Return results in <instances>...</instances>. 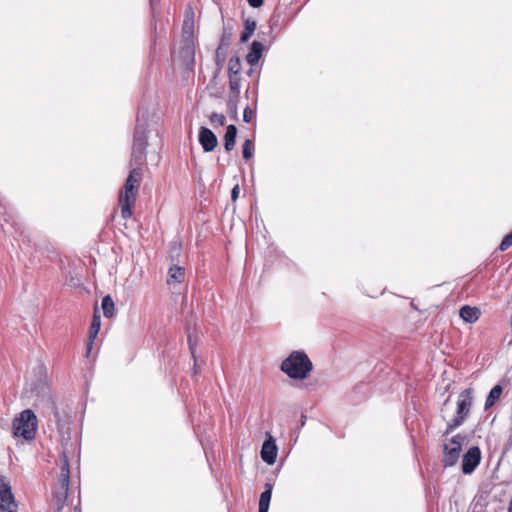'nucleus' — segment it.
Instances as JSON below:
<instances>
[{
  "mask_svg": "<svg viewBox=\"0 0 512 512\" xmlns=\"http://www.w3.org/2000/svg\"><path fill=\"white\" fill-rule=\"evenodd\" d=\"M141 176V168L134 167L130 171L124 187L120 192L119 205L121 207V215L124 219H128L132 216V207L137 199Z\"/></svg>",
  "mask_w": 512,
  "mask_h": 512,
  "instance_id": "obj_1",
  "label": "nucleus"
},
{
  "mask_svg": "<svg viewBox=\"0 0 512 512\" xmlns=\"http://www.w3.org/2000/svg\"><path fill=\"white\" fill-rule=\"evenodd\" d=\"M313 368L303 351H293L281 364V370L292 379H305Z\"/></svg>",
  "mask_w": 512,
  "mask_h": 512,
  "instance_id": "obj_2",
  "label": "nucleus"
},
{
  "mask_svg": "<svg viewBox=\"0 0 512 512\" xmlns=\"http://www.w3.org/2000/svg\"><path fill=\"white\" fill-rule=\"evenodd\" d=\"M37 427L35 413L31 409H25L13 421V435L30 441L35 438Z\"/></svg>",
  "mask_w": 512,
  "mask_h": 512,
  "instance_id": "obj_3",
  "label": "nucleus"
},
{
  "mask_svg": "<svg viewBox=\"0 0 512 512\" xmlns=\"http://www.w3.org/2000/svg\"><path fill=\"white\" fill-rule=\"evenodd\" d=\"M70 483V470L69 463L66 455L64 454L63 464L59 475V487L54 491L52 498V508L56 512H61L64 508L68 496Z\"/></svg>",
  "mask_w": 512,
  "mask_h": 512,
  "instance_id": "obj_4",
  "label": "nucleus"
},
{
  "mask_svg": "<svg viewBox=\"0 0 512 512\" xmlns=\"http://www.w3.org/2000/svg\"><path fill=\"white\" fill-rule=\"evenodd\" d=\"M472 406V389L463 390L458 397L457 410L454 418L447 424L445 434L452 432L454 429L462 425L468 416Z\"/></svg>",
  "mask_w": 512,
  "mask_h": 512,
  "instance_id": "obj_5",
  "label": "nucleus"
},
{
  "mask_svg": "<svg viewBox=\"0 0 512 512\" xmlns=\"http://www.w3.org/2000/svg\"><path fill=\"white\" fill-rule=\"evenodd\" d=\"M464 438L461 435L454 436L449 443L444 445L442 462L445 467L454 466L460 457L462 442Z\"/></svg>",
  "mask_w": 512,
  "mask_h": 512,
  "instance_id": "obj_6",
  "label": "nucleus"
},
{
  "mask_svg": "<svg viewBox=\"0 0 512 512\" xmlns=\"http://www.w3.org/2000/svg\"><path fill=\"white\" fill-rule=\"evenodd\" d=\"M17 508L10 482L6 477L0 476V510H14Z\"/></svg>",
  "mask_w": 512,
  "mask_h": 512,
  "instance_id": "obj_7",
  "label": "nucleus"
},
{
  "mask_svg": "<svg viewBox=\"0 0 512 512\" xmlns=\"http://www.w3.org/2000/svg\"><path fill=\"white\" fill-rule=\"evenodd\" d=\"M481 461V451L479 447L473 446L464 454L462 460V471L464 474H471Z\"/></svg>",
  "mask_w": 512,
  "mask_h": 512,
  "instance_id": "obj_8",
  "label": "nucleus"
},
{
  "mask_svg": "<svg viewBox=\"0 0 512 512\" xmlns=\"http://www.w3.org/2000/svg\"><path fill=\"white\" fill-rule=\"evenodd\" d=\"M277 452L278 448L274 438L270 434H267V438L264 441L260 452L262 460L268 465L274 464L277 458Z\"/></svg>",
  "mask_w": 512,
  "mask_h": 512,
  "instance_id": "obj_9",
  "label": "nucleus"
},
{
  "mask_svg": "<svg viewBox=\"0 0 512 512\" xmlns=\"http://www.w3.org/2000/svg\"><path fill=\"white\" fill-rule=\"evenodd\" d=\"M199 143L204 152H211L217 147L218 139L212 130L201 127L199 130Z\"/></svg>",
  "mask_w": 512,
  "mask_h": 512,
  "instance_id": "obj_10",
  "label": "nucleus"
},
{
  "mask_svg": "<svg viewBox=\"0 0 512 512\" xmlns=\"http://www.w3.org/2000/svg\"><path fill=\"white\" fill-rule=\"evenodd\" d=\"M147 121L143 117H137L133 144L147 147Z\"/></svg>",
  "mask_w": 512,
  "mask_h": 512,
  "instance_id": "obj_11",
  "label": "nucleus"
},
{
  "mask_svg": "<svg viewBox=\"0 0 512 512\" xmlns=\"http://www.w3.org/2000/svg\"><path fill=\"white\" fill-rule=\"evenodd\" d=\"M459 315L463 319V321L472 324L479 319L481 312L477 307L465 305L460 308Z\"/></svg>",
  "mask_w": 512,
  "mask_h": 512,
  "instance_id": "obj_12",
  "label": "nucleus"
},
{
  "mask_svg": "<svg viewBox=\"0 0 512 512\" xmlns=\"http://www.w3.org/2000/svg\"><path fill=\"white\" fill-rule=\"evenodd\" d=\"M263 50L264 45L261 42L254 41L246 56V61L252 66L256 65L262 56Z\"/></svg>",
  "mask_w": 512,
  "mask_h": 512,
  "instance_id": "obj_13",
  "label": "nucleus"
},
{
  "mask_svg": "<svg viewBox=\"0 0 512 512\" xmlns=\"http://www.w3.org/2000/svg\"><path fill=\"white\" fill-rule=\"evenodd\" d=\"M273 484L267 482L265 490L261 493L259 499V512H268L269 505L272 497Z\"/></svg>",
  "mask_w": 512,
  "mask_h": 512,
  "instance_id": "obj_14",
  "label": "nucleus"
},
{
  "mask_svg": "<svg viewBox=\"0 0 512 512\" xmlns=\"http://www.w3.org/2000/svg\"><path fill=\"white\" fill-rule=\"evenodd\" d=\"M146 159V147L132 145V154H131V165H135V167H140Z\"/></svg>",
  "mask_w": 512,
  "mask_h": 512,
  "instance_id": "obj_15",
  "label": "nucleus"
},
{
  "mask_svg": "<svg viewBox=\"0 0 512 512\" xmlns=\"http://www.w3.org/2000/svg\"><path fill=\"white\" fill-rule=\"evenodd\" d=\"M237 136V128L235 125H228L226 133L224 135V147L227 152H230L235 147V141Z\"/></svg>",
  "mask_w": 512,
  "mask_h": 512,
  "instance_id": "obj_16",
  "label": "nucleus"
},
{
  "mask_svg": "<svg viewBox=\"0 0 512 512\" xmlns=\"http://www.w3.org/2000/svg\"><path fill=\"white\" fill-rule=\"evenodd\" d=\"M185 278V270L183 267L173 265L169 268L167 283H182Z\"/></svg>",
  "mask_w": 512,
  "mask_h": 512,
  "instance_id": "obj_17",
  "label": "nucleus"
},
{
  "mask_svg": "<svg viewBox=\"0 0 512 512\" xmlns=\"http://www.w3.org/2000/svg\"><path fill=\"white\" fill-rule=\"evenodd\" d=\"M53 421L60 434L63 435L68 430L66 416H63L56 407L53 408Z\"/></svg>",
  "mask_w": 512,
  "mask_h": 512,
  "instance_id": "obj_18",
  "label": "nucleus"
},
{
  "mask_svg": "<svg viewBox=\"0 0 512 512\" xmlns=\"http://www.w3.org/2000/svg\"><path fill=\"white\" fill-rule=\"evenodd\" d=\"M502 387L500 385H495L489 392L486 401H485V410L491 408L496 401L500 398L502 394Z\"/></svg>",
  "mask_w": 512,
  "mask_h": 512,
  "instance_id": "obj_19",
  "label": "nucleus"
},
{
  "mask_svg": "<svg viewBox=\"0 0 512 512\" xmlns=\"http://www.w3.org/2000/svg\"><path fill=\"white\" fill-rule=\"evenodd\" d=\"M101 307L105 317L110 318L114 315V301L110 295L102 298Z\"/></svg>",
  "mask_w": 512,
  "mask_h": 512,
  "instance_id": "obj_20",
  "label": "nucleus"
},
{
  "mask_svg": "<svg viewBox=\"0 0 512 512\" xmlns=\"http://www.w3.org/2000/svg\"><path fill=\"white\" fill-rule=\"evenodd\" d=\"M256 29V23L253 20H246L244 23V31L241 34V42H247L250 37L253 35Z\"/></svg>",
  "mask_w": 512,
  "mask_h": 512,
  "instance_id": "obj_21",
  "label": "nucleus"
},
{
  "mask_svg": "<svg viewBox=\"0 0 512 512\" xmlns=\"http://www.w3.org/2000/svg\"><path fill=\"white\" fill-rule=\"evenodd\" d=\"M101 328V318L98 314H94L90 325L88 338L96 339Z\"/></svg>",
  "mask_w": 512,
  "mask_h": 512,
  "instance_id": "obj_22",
  "label": "nucleus"
},
{
  "mask_svg": "<svg viewBox=\"0 0 512 512\" xmlns=\"http://www.w3.org/2000/svg\"><path fill=\"white\" fill-rule=\"evenodd\" d=\"M241 71V61L238 56H232L228 62L229 75H239Z\"/></svg>",
  "mask_w": 512,
  "mask_h": 512,
  "instance_id": "obj_23",
  "label": "nucleus"
},
{
  "mask_svg": "<svg viewBox=\"0 0 512 512\" xmlns=\"http://www.w3.org/2000/svg\"><path fill=\"white\" fill-rule=\"evenodd\" d=\"M241 79L239 75H229V88L230 91L238 95L240 93Z\"/></svg>",
  "mask_w": 512,
  "mask_h": 512,
  "instance_id": "obj_24",
  "label": "nucleus"
},
{
  "mask_svg": "<svg viewBox=\"0 0 512 512\" xmlns=\"http://www.w3.org/2000/svg\"><path fill=\"white\" fill-rule=\"evenodd\" d=\"M232 40V31L229 28L224 27L223 34L220 40L219 46L221 49H228Z\"/></svg>",
  "mask_w": 512,
  "mask_h": 512,
  "instance_id": "obj_25",
  "label": "nucleus"
},
{
  "mask_svg": "<svg viewBox=\"0 0 512 512\" xmlns=\"http://www.w3.org/2000/svg\"><path fill=\"white\" fill-rule=\"evenodd\" d=\"M252 149H253V142L250 139H246L242 145V154H243V158L245 160H249L252 157V155H253Z\"/></svg>",
  "mask_w": 512,
  "mask_h": 512,
  "instance_id": "obj_26",
  "label": "nucleus"
},
{
  "mask_svg": "<svg viewBox=\"0 0 512 512\" xmlns=\"http://www.w3.org/2000/svg\"><path fill=\"white\" fill-rule=\"evenodd\" d=\"M210 122L214 126H223L225 123V116L220 113H212L210 115Z\"/></svg>",
  "mask_w": 512,
  "mask_h": 512,
  "instance_id": "obj_27",
  "label": "nucleus"
},
{
  "mask_svg": "<svg viewBox=\"0 0 512 512\" xmlns=\"http://www.w3.org/2000/svg\"><path fill=\"white\" fill-rule=\"evenodd\" d=\"M227 49H221L220 46L216 49L215 60L218 66H221L226 59Z\"/></svg>",
  "mask_w": 512,
  "mask_h": 512,
  "instance_id": "obj_28",
  "label": "nucleus"
},
{
  "mask_svg": "<svg viewBox=\"0 0 512 512\" xmlns=\"http://www.w3.org/2000/svg\"><path fill=\"white\" fill-rule=\"evenodd\" d=\"M512 246V232L507 234L499 245L500 251H505Z\"/></svg>",
  "mask_w": 512,
  "mask_h": 512,
  "instance_id": "obj_29",
  "label": "nucleus"
},
{
  "mask_svg": "<svg viewBox=\"0 0 512 512\" xmlns=\"http://www.w3.org/2000/svg\"><path fill=\"white\" fill-rule=\"evenodd\" d=\"M253 117H254V112L252 111V109L249 106H247L243 111V120L246 123H250L252 121Z\"/></svg>",
  "mask_w": 512,
  "mask_h": 512,
  "instance_id": "obj_30",
  "label": "nucleus"
},
{
  "mask_svg": "<svg viewBox=\"0 0 512 512\" xmlns=\"http://www.w3.org/2000/svg\"><path fill=\"white\" fill-rule=\"evenodd\" d=\"M188 344H189V349H190L191 355L194 359V365L196 366V356H195L196 347H195V343L192 340V336L190 334H188Z\"/></svg>",
  "mask_w": 512,
  "mask_h": 512,
  "instance_id": "obj_31",
  "label": "nucleus"
},
{
  "mask_svg": "<svg viewBox=\"0 0 512 512\" xmlns=\"http://www.w3.org/2000/svg\"><path fill=\"white\" fill-rule=\"evenodd\" d=\"M239 192H240L239 185L236 184L233 187L232 191H231V199H232V201H236L237 200V198L239 196Z\"/></svg>",
  "mask_w": 512,
  "mask_h": 512,
  "instance_id": "obj_32",
  "label": "nucleus"
},
{
  "mask_svg": "<svg viewBox=\"0 0 512 512\" xmlns=\"http://www.w3.org/2000/svg\"><path fill=\"white\" fill-rule=\"evenodd\" d=\"M95 339L88 338L86 343V356L88 357L92 351L93 344Z\"/></svg>",
  "mask_w": 512,
  "mask_h": 512,
  "instance_id": "obj_33",
  "label": "nucleus"
},
{
  "mask_svg": "<svg viewBox=\"0 0 512 512\" xmlns=\"http://www.w3.org/2000/svg\"><path fill=\"white\" fill-rule=\"evenodd\" d=\"M249 5L254 8H258L262 5L263 0H247Z\"/></svg>",
  "mask_w": 512,
  "mask_h": 512,
  "instance_id": "obj_34",
  "label": "nucleus"
},
{
  "mask_svg": "<svg viewBox=\"0 0 512 512\" xmlns=\"http://www.w3.org/2000/svg\"><path fill=\"white\" fill-rule=\"evenodd\" d=\"M192 27V21L190 22L188 19H185L184 21V30L186 31L187 28H191Z\"/></svg>",
  "mask_w": 512,
  "mask_h": 512,
  "instance_id": "obj_35",
  "label": "nucleus"
},
{
  "mask_svg": "<svg viewBox=\"0 0 512 512\" xmlns=\"http://www.w3.org/2000/svg\"><path fill=\"white\" fill-rule=\"evenodd\" d=\"M156 2L157 0H150V5H151V9H152V12L154 13L155 11V5H156Z\"/></svg>",
  "mask_w": 512,
  "mask_h": 512,
  "instance_id": "obj_36",
  "label": "nucleus"
},
{
  "mask_svg": "<svg viewBox=\"0 0 512 512\" xmlns=\"http://www.w3.org/2000/svg\"><path fill=\"white\" fill-rule=\"evenodd\" d=\"M301 427H303L305 425V422H306V416L305 415H302L301 417Z\"/></svg>",
  "mask_w": 512,
  "mask_h": 512,
  "instance_id": "obj_37",
  "label": "nucleus"
},
{
  "mask_svg": "<svg viewBox=\"0 0 512 512\" xmlns=\"http://www.w3.org/2000/svg\"><path fill=\"white\" fill-rule=\"evenodd\" d=\"M508 512H512V498L508 506Z\"/></svg>",
  "mask_w": 512,
  "mask_h": 512,
  "instance_id": "obj_38",
  "label": "nucleus"
},
{
  "mask_svg": "<svg viewBox=\"0 0 512 512\" xmlns=\"http://www.w3.org/2000/svg\"><path fill=\"white\" fill-rule=\"evenodd\" d=\"M275 17H276V15L274 14V15L271 17V19H270V22H271L272 24H273V23H274V21H275Z\"/></svg>",
  "mask_w": 512,
  "mask_h": 512,
  "instance_id": "obj_39",
  "label": "nucleus"
}]
</instances>
